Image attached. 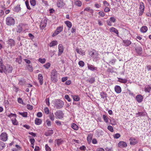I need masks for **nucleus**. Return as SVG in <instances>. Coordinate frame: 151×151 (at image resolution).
Returning <instances> with one entry per match:
<instances>
[{"label":"nucleus","mask_w":151,"mask_h":151,"mask_svg":"<svg viewBox=\"0 0 151 151\" xmlns=\"http://www.w3.org/2000/svg\"><path fill=\"white\" fill-rule=\"evenodd\" d=\"M12 70L13 68L11 65H6L1 69H0V72L2 73L4 72L6 74H8L11 73Z\"/></svg>","instance_id":"1"},{"label":"nucleus","mask_w":151,"mask_h":151,"mask_svg":"<svg viewBox=\"0 0 151 151\" xmlns=\"http://www.w3.org/2000/svg\"><path fill=\"white\" fill-rule=\"evenodd\" d=\"M54 105L55 108L59 109L63 107L64 103L60 99H55L54 101Z\"/></svg>","instance_id":"2"},{"label":"nucleus","mask_w":151,"mask_h":151,"mask_svg":"<svg viewBox=\"0 0 151 151\" xmlns=\"http://www.w3.org/2000/svg\"><path fill=\"white\" fill-rule=\"evenodd\" d=\"M58 73L54 69L52 71L51 74V80L54 83H56L58 81Z\"/></svg>","instance_id":"3"},{"label":"nucleus","mask_w":151,"mask_h":151,"mask_svg":"<svg viewBox=\"0 0 151 151\" xmlns=\"http://www.w3.org/2000/svg\"><path fill=\"white\" fill-rule=\"evenodd\" d=\"M6 24L8 26L13 25L15 24L14 19L12 17H8L6 19Z\"/></svg>","instance_id":"4"},{"label":"nucleus","mask_w":151,"mask_h":151,"mask_svg":"<svg viewBox=\"0 0 151 151\" xmlns=\"http://www.w3.org/2000/svg\"><path fill=\"white\" fill-rule=\"evenodd\" d=\"M47 21V19H42L40 24V27L41 29H43L46 26Z\"/></svg>","instance_id":"5"},{"label":"nucleus","mask_w":151,"mask_h":151,"mask_svg":"<svg viewBox=\"0 0 151 151\" xmlns=\"http://www.w3.org/2000/svg\"><path fill=\"white\" fill-rule=\"evenodd\" d=\"M55 114L57 118L61 119L63 118L64 114L63 112L60 111H58L55 113Z\"/></svg>","instance_id":"6"},{"label":"nucleus","mask_w":151,"mask_h":151,"mask_svg":"<svg viewBox=\"0 0 151 151\" xmlns=\"http://www.w3.org/2000/svg\"><path fill=\"white\" fill-rule=\"evenodd\" d=\"M63 29L62 26L58 27L55 32L52 34V36L54 37L58 35L63 30Z\"/></svg>","instance_id":"7"},{"label":"nucleus","mask_w":151,"mask_h":151,"mask_svg":"<svg viewBox=\"0 0 151 151\" xmlns=\"http://www.w3.org/2000/svg\"><path fill=\"white\" fill-rule=\"evenodd\" d=\"M65 3L63 0H58L57 3V6L58 8H62L65 5Z\"/></svg>","instance_id":"8"},{"label":"nucleus","mask_w":151,"mask_h":151,"mask_svg":"<svg viewBox=\"0 0 151 151\" xmlns=\"http://www.w3.org/2000/svg\"><path fill=\"white\" fill-rule=\"evenodd\" d=\"M127 143L124 141H120L118 144V146L120 148H123L126 147L127 146Z\"/></svg>","instance_id":"9"},{"label":"nucleus","mask_w":151,"mask_h":151,"mask_svg":"<svg viewBox=\"0 0 151 151\" xmlns=\"http://www.w3.org/2000/svg\"><path fill=\"white\" fill-rule=\"evenodd\" d=\"M0 139L3 141H6L7 139V134L5 133H2L0 136Z\"/></svg>","instance_id":"10"},{"label":"nucleus","mask_w":151,"mask_h":151,"mask_svg":"<svg viewBox=\"0 0 151 151\" xmlns=\"http://www.w3.org/2000/svg\"><path fill=\"white\" fill-rule=\"evenodd\" d=\"M143 99V96L140 94L137 95L136 97V99L139 103L141 102L142 101Z\"/></svg>","instance_id":"11"},{"label":"nucleus","mask_w":151,"mask_h":151,"mask_svg":"<svg viewBox=\"0 0 151 151\" xmlns=\"http://www.w3.org/2000/svg\"><path fill=\"white\" fill-rule=\"evenodd\" d=\"M58 55H60L63 52V48L62 45L61 44H59L58 46Z\"/></svg>","instance_id":"12"},{"label":"nucleus","mask_w":151,"mask_h":151,"mask_svg":"<svg viewBox=\"0 0 151 151\" xmlns=\"http://www.w3.org/2000/svg\"><path fill=\"white\" fill-rule=\"evenodd\" d=\"M88 69L92 71H97V68L94 67L92 65L87 64Z\"/></svg>","instance_id":"13"},{"label":"nucleus","mask_w":151,"mask_h":151,"mask_svg":"<svg viewBox=\"0 0 151 151\" xmlns=\"http://www.w3.org/2000/svg\"><path fill=\"white\" fill-rule=\"evenodd\" d=\"M136 52L139 55H141L142 52V49L141 47H137L135 48Z\"/></svg>","instance_id":"14"},{"label":"nucleus","mask_w":151,"mask_h":151,"mask_svg":"<svg viewBox=\"0 0 151 151\" xmlns=\"http://www.w3.org/2000/svg\"><path fill=\"white\" fill-rule=\"evenodd\" d=\"M114 90L115 92L117 93H119L122 91L121 87L118 85H116L115 86Z\"/></svg>","instance_id":"15"},{"label":"nucleus","mask_w":151,"mask_h":151,"mask_svg":"<svg viewBox=\"0 0 151 151\" xmlns=\"http://www.w3.org/2000/svg\"><path fill=\"white\" fill-rule=\"evenodd\" d=\"M131 44V42L129 40H123V45L126 47L128 46Z\"/></svg>","instance_id":"16"},{"label":"nucleus","mask_w":151,"mask_h":151,"mask_svg":"<svg viewBox=\"0 0 151 151\" xmlns=\"http://www.w3.org/2000/svg\"><path fill=\"white\" fill-rule=\"evenodd\" d=\"M130 144L131 145H134L138 142L137 140L134 138H131L129 139Z\"/></svg>","instance_id":"17"},{"label":"nucleus","mask_w":151,"mask_h":151,"mask_svg":"<svg viewBox=\"0 0 151 151\" xmlns=\"http://www.w3.org/2000/svg\"><path fill=\"white\" fill-rule=\"evenodd\" d=\"M38 79L40 85H42L43 83V77L42 74H40L38 76Z\"/></svg>","instance_id":"18"},{"label":"nucleus","mask_w":151,"mask_h":151,"mask_svg":"<svg viewBox=\"0 0 151 151\" xmlns=\"http://www.w3.org/2000/svg\"><path fill=\"white\" fill-rule=\"evenodd\" d=\"M151 90V85H147L145 88V91L146 92L150 93Z\"/></svg>","instance_id":"19"},{"label":"nucleus","mask_w":151,"mask_h":151,"mask_svg":"<svg viewBox=\"0 0 151 151\" xmlns=\"http://www.w3.org/2000/svg\"><path fill=\"white\" fill-rule=\"evenodd\" d=\"M53 133V131L52 130H49L45 133V135L47 136H50Z\"/></svg>","instance_id":"20"},{"label":"nucleus","mask_w":151,"mask_h":151,"mask_svg":"<svg viewBox=\"0 0 151 151\" xmlns=\"http://www.w3.org/2000/svg\"><path fill=\"white\" fill-rule=\"evenodd\" d=\"M76 51L77 53L81 55H85V52L81 49L76 48Z\"/></svg>","instance_id":"21"},{"label":"nucleus","mask_w":151,"mask_h":151,"mask_svg":"<svg viewBox=\"0 0 151 151\" xmlns=\"http://www.w3.org/2000/svg\"><path fill=\"white\" fill-rule=\"evenodd\" d=\"M147 29V27L146 26H143L141 28L140 31L142 33H144L146 32Z\"/></svg>","instance_id":"22"},{"label":"nucleus","mask_w":151,"mask_h":151,"mask_svg":"<svg viewBox=\"0 0 151 151\" xmlns=\"http://www.w3.org/2000/svg\"><path fill=\"white\" fill-rule=\"evenodd\" d=\"M42 122V120L41 119L36 118L35 120V123L37 125H39L41 124Z\"/></svg>","instance_id":"23"},{"label":"nucleus","mask_w":151,"mask_h":151,"mask_svg":"<svg viewBox=\"0 0 151 151\" xmlns=\"http://www.w3.org/2000/svg\"><path fill=\"white\" fill-rule=\"evenodd\" d=\"M65 23L66 24V26L68 28V29L69 30L70 29L72 26V24L69 21H66L65 22Z\"/></svg>","instance_id":"24"},{"label":"nucleus","mask_w":151,"mask_h":151,"mask_svg":"<svg viewBox=\"0 0 151 151\" xmlns=\"http://www.w3.org/2000/svg\"><path fill=\"white\" fill-rule=\"evenodd\" d=\"M58 43L57 41L54 40L51 42L49 44V46L50 47H51L53 46H55L57 45Z\"/></svg>","instance_id":"25"},{"label":"nucleus","mask_w":151,"mask_h":151,"mask_svg":"<svg viewBox=\"0 0 151 151\" xmlns=\"http://www.w3.org/2000/svg\"><path fill=\"white\" fill-rule=\"evenodd\" d=\"M139 5V10L144 11L145 9V6L143 3L142 2H140V3Z\"/></svg>","instance_id":"26"},{"label":"nucleus","mask_w":151,"mask_h":151,"mask_svg":"<svg viewBox=\"0 0 151 151\" xmlns=\"http://www.w3.org/2000/svg\"><path fill=\"white\" fill-rule=\"evenodd\" d=\"M62 142L63 141L61 139H58L55 141V143L58 146L61 144Z\"/></svg>","instance_id":"27"},{"label":"nucleus","mask_w":151,"mask_h":151,"mask_svg":"<svg viewBox=\"0 0 151 151\" xmlns=\"http://www.w3.org/2000/svg\"><path fill=\"white\" fill-rule=\"evenodd\" d=\"M8 43L11 46H14L15 45V42L14 40L12 39H10L9 40Z\"/></svg>","instance_id":"28"},{"label":"nucleus","mask_w":151,"mask_h":151,"mask_svg":"<svg viewBox=\"0 0 151 151\" xmlns=\"http://www.w3.org/2000/svg\"><path fill=\"white\" fill-rule=\"evenodd\" d=\"M100 96L101 98L103 99H106L107 97V94L103 92L101 93Z\"/></svg>","instance_id":"29"},{"label":"nucleus","mask_w":151,"mask_h":151,"mask_svg":"<svg viewBox=\"0 0 151 151\" xmlns=\"http://www.w3.org/2000/svg\"><path fill=\"white\" fill-rule=\"evenodd\" d=\"M103 118L104 121L106 123L109 122V118L106 115H103Z\"/></svg>","instance_id":"30"},{"label":"nucleus","mask_w":151,"mask_h":151,"mask_svg":"<svg viewBox=\"0 0 151 151\" xmlns=\"http://www.w3.org/2000/svg\"><path fill=\"white\" fill-rule=\"evenodd\" d=\"M16 30L17 32L20 33L22 31V28L21 26L19 25L17 26Z\"/></svg>","instance_id":"31"},{"label":"nucleus","mask_w":151,"mask_h":151,"mask_svg":"<svg viewBox=\"0 0 151 151\" xmlns=\"http://www.w3.org/2000/svg\"><path fill=\"white\" fill-rule=\"evenodd\" d=\"M110 31L111 32H114L116 34H118V30L114 27H111L110 29Z\"/></svg>","instance_id":"32"},{"label":"nucleus","mask_w":151,"mask_h":151,"mask_svg":"<svg viewBox=\"0 0 151 151\" xmlns=\"http://www.w3.org/2000/svg\"><path fill=\"white\" fill-rule=\"evenodd\" d=\"M71 127L74 129L77 130H78V126L75 124L73 123L71 125Z\"/></svg>","instance_id":"33"},{"label":"nucleus","mask_w":151,"mask_h":151,"mask_svg":"<svg viewBox=\"0 0 151 151\" xmlns=\"http://www.w3.org/2000/svg\"><path fill=\"white\" fill-rule=\"evenodd\" d=\"M118 79L119 80H118V81L121 83H125L127 82V79L125 78L122 79V78H119Z\"/></svg>","instance_id":"34"},{"label":"nucleus","mask_w":151,"mask_h":151,"mask_svg":"<svg viewBox=\"0 0 151 151\" xmlns=\"http://www.w3.org/2000/svg\"><path fill=\"white\" fill-rule=\"evenodd\" d=\"M21 10V8L19 5H17L13 9L14 12H18Z\"/></svg>","instance_id":"35"},{"label":"nucleus","mask_w":151,"mask_h":151,"mask_svg":"<svg viewBox=\"0 0 151 151\" xmlns=\"http://www.w3.org/2000/svg\"><path fill=\"white\" fill-rule=\"evenodd\" d=\"M75 4L78 6H81L82 5V2L81 1L76 0L75 2Z\"/></svg>","instance_id":"36"},{"label":"nucleus","mask_w":151,"mask_h":151,"mask_svg":"<svg viewBox=\"0 0 151 151\" xmlns=\"http://www.w3.org/2000/svg\"><path fill=\"white\" fill-rule=\"evenodd\" d=\"M5 147V145L4 143L0 141V150L3 149Z\"/></svg>","instance_id":"37"},{"label":"nucleus","mask_w":151,"mask_h":151,"mask_svg":"<svg viewBox=\"0 0 151 151\" xmlns=\"http://www.w3.org/2000/svg\"><path fill=\"white\" fill-rule=\"evenodd\" d=\"M12 121L13 124L14 125L18 124V122L16 119V118H12Z\"/></svg>","instance_id":"38"},{"label":"nucleus","mask_w":151,"mask_h":151,"mask_svg":"<svg viewBox=\"0 0 151 151\" xmlns=\"http://www.w3.org/2000/svg\"><path fill=\"white\" fill-rule=\"evenodd\" d=\"M19 114L22 115L24 117H26L27 116V112H19Z\"/></svg>","instance_id":"39"},{"label":"nucleus","mask_w":151,"mask_h":151,"mask_svg":"<svg viewBox=\"0 0 151 151\" xmlns=\"http://www.w3.org/2000/svg\"><path fill=\"white\" fill-rule=\"evenodd\" d=\"M50 119L52 121H54L55 119V117L53 113H50L49 116Z\"/></svg>","instance_id":"40"},{"label":"nucleus","mask_w":151,"mask_h":151,"mask_svg":"<svg viewBox=\"0 0 151 151\" xmlns=\"http://www.w3.org/2000/svg\"><path fill=\"white\" fill-rule=\"evenodd\" d=\"M136 116H143L145 115V113L139 112L136 113Z\"/></svg>","instance_id":"41"},{"label":"nucleus","mask_w":151,"mask_h":151,"mask_svg":"<svg viewBox=\"0 0 151 151\" xmlns=\"http://www.w3.org/2000/svg\"><path fill=\"white\" fill-rule=\"evenodd\" d=\"M16 61L19 64H20L22 61V58L21 56H19L16 59Z\"/></svg>","instance_id":"42"},{"label":"nucleus","mask_w":151,"mask_h":151,"mask_svg":"<svg viewBox=\"0 0 151 151\" xmlns=\"http://www.w3.org/2000/svg\"><path fill=\"white\" fill-rule=\"evenodd\" d=\"M51 64L49 63H47L44 65V67L46 69H48L50 66Z\"/></svg>","instance_id":"43"},{"label":"nucleus","mask_w":151,"mask_h":151,"mask_svg":"<svg viewBox=\"0 0 151 151\" xmlns=\"http://www.w3.org/2000/svg\"><path fill=\"white\" fill-rule=\"evenodd\" d=\"M73 99L74 101H78L80 100V98L78 96H73Z\"/></svg>","instance_id":"44"},{"label":"nucleus","mask_w":151,"mask_h":151,"mask_svg":"<svg viewBox=\"0 0 151 151\" xmlns=\"http://www.w3.org/2000/svg\"><path fill=\"white\" fill-rule=\"evenodd\" d=\"M38 61L41 63H44L46 61V59L45 58L42 59L39 58L38 59Z\"/></svg>","instance_id":"45"},{"label":"nucleus","mask_w":151,"mask_h":151,"mask_svg":"<svg viewBox=\"0 0 151 151\" xmlns=\"http://www.w3.org/2000/svg\"><path fill=\"white\" fill-rule=\"evenodd\" d=\"M84 11L89 12L91 13H93V9H90V8L89 7L86 8H85L84 9Z\"/></svg>","instance_id":"46"},{"label":"nucleus","mask_w":151,"mask_h":151,"mask_svg":"<svg viewBox=\"0 0 151 151\" xmlns=\"http://www.w3.org/2000/svg\"><path fill=\"white\" fill-rule=\"evenodd\" d=\"M27 69L30 72H32L33 71V68L32 66L30 65H28L27 67Z\"/></svg>","instance_id":"47"},{"label":"nucleus","mask_w":151,"mask_h":151,"mask_svg":"<svg viewBox=\"0 0 151 151\" xmlns=\"http://www.w3.org/2000/svg\"><path fill=\"white\" fill-rule=\"evenodd\" d=\"M31 4L33 6H35L36 4L35 0H30Z\"/></svg>","instance_id":"48"},{"label":"nucleus","mask_w":151,"mask_h":151,"mask_svg":"<svg viewBox=\"0 0 151 151\" xmlns=\"http://www.w3.org/2000/svg\"><path fill=\"white\" fill-rule=\"evenodd\" d=\"M8 117L10 118H12L13 117V118H16L17 116L16 114H14L12 113H11L8 116Z\"/></svg>","instance_id":"49"},{"label":"nucleus","mask_w":151,"mask_h":151,"mask_svg":"<svg viewBox=\"0 0 151 151\" xmlns=\"http://www.w3.org/2000/svg\"><path fill=\"white\" fill-rule=\"evenodd\" d=\"M92 138V135L91 134H89L87 137V140L89 142H90Z\"/></svg>","instance_id":"50"},{"label":"nucleus","mask_w":151,"mask_h":151,"mask_svg":"<svg viewBox=\"0 0 151 151\" xmlns=\"http://www.w3.org/2000/svg\"><path fill=\"white\" fill-rule=\"evenodd\" d=\"M107 129L111 132H114L113 128L111 126H109L107 127Z\"/></svg>","instance_id":"51"},{"label":"nucleus","mask_w":151,"mask_h":151,"mask_svg":"<svg viewBox=\"0 0 151 151\" xmlns=\"http://www.w3.org/2000/svg\"><path fill=\"white\" fill-rule=\"evenodd\" d=\"M120 137V135L119 133H116L114 135V137L115 139H118Z\"/></svg>","instance_id":"52"},{"label":"nucleus","mask_w":151,"mask_h":151,"mask_svg":"<svg viewBox=\"0 0 151 151\" xmlns=\"http://www.w3.org/2000/svg\"><path fill=\"white\" fill-rule=\"evenodd\" d=\"M19 84L21 85H22L25 84V81L24 80H19Z\"/></svg>","instance_id":"53"},{"label":"nucleus","mask_w":151,"mask_h":151,"mask_svg":"<svg viewBox=\"0 0 151 151\" xmlns=\"http://www.w3.org/2000/svg\"><path fill=\"white\" fill-rule=\"evenodd\" d=\"M78 64L80 66L83 67L84 65V63L82 61H80L78 62Z\"/></svg>","instance_id":"54"},{"label":"nucleus","mask_w":151,"mask_h":151,"mask_svg":"<svg viewBox=\"0 0 151 151\" xmlns=\"http://www.w3.org/2000/svg\"><path fill=\"white\" fill-rule=\"evenodd\" d=\"M116 61V59H112V60H111L109 61V63L111 65H113L115 64Z\"/></svg>","instance_id":"55"},{"label":"nucleus","mask_w":151,"mask_h":151,"mask_svg":"<svg viewBox=\"0 0 151 151\" xmlns=\"http://www.w3.org/2000/svg\"><path fill=\"white\" fill-rule=\"evenodd\" d=\"M99 14L101 17H103L104 16L105 14L102 11H100L99 12Z\"/></svg>","instance_id":"56"},{"label":"nucleus","mask_w":151,"mask_h":151,"mask_svg":"<svg viewBox=\"0 0 151 151\" xmlns=\"http://www.w3.org/2000/svg\"><path fill=\"white\" fill-rule=\"evenodd\" d=\"M103 3L104 4V6L105 7H108L109 5V4L106 1H103Z\"/></svg>","instance_id":"57"},{"label":"nucleus","mask_w":151,"mask_h":151,"mask_svg":"<svg viewBox=\"0 0 151 151\" xmlns=\"http://www.w3.org/2000/svg\"><path fill=\"white\" fill-rule=\"evenodd\" d=\"M46 122L47 125L48 126H50L51 125V122L50 121L49 119H47L46 120Z\"/></svg>","instance_id":"58"},{"label":"nucleus","mask_w":151,"mask_h":151,"mask_svg":"<svg viewBox=\"0 0 151 151\" xmlns=\"http://www.w3.org/2000/svg\"><path fill=\"white\" fill-rule=\"evenodd\" d=\"M45 150L46 151H51V149L47 144L45 145Z\"/></svg>","instance_id":"59"},{"label":"nucleus","mask_w":151,"mask_h":151,"mask_svg":"<svg viewBox=\"0 0 151 151\" xmlns=\"http://www.w3.org/2000/svg\"><path fill=\"white\" fill-rule=\"evenodd\" d=\"M65 99H67L68 102H70L71 101V99L69 98V96L68 95H66L65 96Z\"/></svg>","instance_id":"60"},{"label":"nucleus","mask_w":151,"mask_h":151,"mask_svg":"<svg viewBox=\"0 0 151 151\" xmlns=\"http://www.w3.org/2000/svg\"><path fill=\"white\" fill-rule=\"evenodd\" d=\"M25 4L26 5V6L27 9H30L31 8L29 5L28 1H25Z\"/></svg>","instance_id":"61"},{"label":"nucleus","mask_w":151,"mask_h":151,"mask_svg":"<svg viewBox=\"0 0 151 151\" xmlns=\"http://www.w3.org/2000/svg\"><path fill=\"white\" fill-rule=\"evenodd\" d=\"M44 111L46 114H48L49 113V110L47 107H45L44 108Z\"/></svg>","instance_id":"62"},{"label":"nucleus","mask_w":151,"mask_h":151,"mask_svg":"<svg viewBox=\"0 0 151 151\" xmlns=\"http://www.w3.org/2000/svg\"><path fill=\"white\" fill-rule=\"evenodd\" d=\"M110 10L109 8L108 7H105L104 9V11L105 12H107L110 11Z\"/></svg>","instance_id":"63"},{"label":"nucleus","mask_w":151,"mask_h":151,"mask_svg":"<svg viewBox=\"0 0 151 151\" xmlns=\"http://www.w3.org/2000/svg\"><path fill=\"white\" fill-rule=\"evenodd\" d=\"M95 81V78H91L89 80V82L90 83H93Z\"/></svg>","instance_id":"64"}]
</instances>
